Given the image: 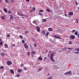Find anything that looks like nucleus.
I'll list each match as a JSON object with an SVG mask.
<instances>
[{"label":"nucleus","mask_w":79,"mask_h":79,"mask_svg":"<svg viewBox=\"0 0 79 79\" xmlns=\"http://www.w3.org/2000/svg\"><path fill=\"white\" fill-rule=\"evenodd\" d=\"M53 56H54L53 54L52 53L51 55L50 58V60H51V61L52 62H55V60H54V59H53Z\"/></svg>","instance_id":"f257e3e1"},{"label":"nucleus","mask_w":79,"mask_h":79,"mask_svg":"<svg viewBox=\"0 0 79 79\" xmlns=\"http://www.w3.org/2000/svg\"><path fill=\"white\" fill-rule=\"evenodd\" d=\"M64 74H65V75H68V74L71 75V71H69V72L65 73Z\"/></svg>","instance_id":"f03ea898"},{"label":"nucleus","mask_w":79,"mask_h":79,"mask_svg":"<svg viewBox=\"0 0 79 79\" xmlns=\"http://www.w3.org/2000/svg\"><path fill=\"white\" fill-rule=\"evenodd\" d=\"M12 64H13V63L10 61H7V64L8 66H10V65H11Z\"/></svg>","instance_id":"7ed1b4c3"},{"label":"nucleus","mask_w":79,"mask_h":79,"mask_svg":"<svg viewBox=\"0 0 79 79\" xmlns=\"http://www.w3.org/2000/svg\"><path fill=\"white\" fill-rule=\"evenodd\" d=\"M24 46L26 50H27V49H28V46L27 45V44H26V43H25L24 44Z\"/></svg>","instance_id":"20e7f679"},{"label":"nucleus","mask_w":79,"mask_h":79,"mask_svg":"<svg viewBox=\"0 0 79 79\" xmlns=\"http://www.w3.org/2000/svg\"><path fill=\"white\" fill-rule=\"evenodd\" d=\"M70 38L72 39H75V36L74 35H71L70 36Z\"/></svg>","instance_id":"39448f33"},{"label":"nucleus","mask_w":79,"mask_h":79,"mask_svg":"<svg viewBox=\"0 0 79 79\" xmlns=\"http://www.w3.org/2000/svg\"><path fill=\"white\" fill-rule=\"evenodd\" d=\"M54 37L55 39H61V38L60 37L56 35H54Z\"/></svg>","instance_id":"423d86ee"},{"label":"nucleus","mask_w":79,"mask_h":79,"mask_svg":"<svg viewBox=\"0 0 79 79\" xmlns=\"http://www.w3.org/2000/svg\"><path fill=\"white\" fill-rule=\"evenodd\" d=\"M36 27L37 28V31L38 32H40V28L39 27L36 26Z\"/></svg>","instance_id":"0eeeda50"},{"label":"nucleus","mask_w":79,"mask_h":79,"mask_svg":"<svg viewBox=\"0 0 79 79\" xmlns=\"http://www.w3.org/2000/svg\"><path fill=\"white\" fill-rule=\"evenodd\" d=\"M73 15V12H69L68 13L69 16H72Z\"/></svg>","instance_id":"6e6552de"},{"label":"nucleus","mask_w":79,"mask_h":79,"mask_svg":"<svg viewBox=\"0 0 79 79\" xmlns=\"http://www.w3.org/2000/svg\"><path fill=\"white\" fill-rule=\"evenodd\" d=\"M4 47L6 48H7L8 47V44H4Z\"/></svg>","instance_id":"1a4fd4ad"},{"label":"nucleus","mask_w":79,"mask_h":79,"mask_svg":"<svg viewBox=\"0 0 79 79\" xmlns=\"http://www.w3.org/2000/svg\"><path fill=\"white\" fill-rule=\"evenodd\" d=\"M17 71L18 73H21L22 71V69H18Z\"/></svg>","instance_id":"9d476101"},{"label":"nucleus","mask_w":79,"mask_h":79,"mask_svg":"<svg viewBox=\"0 0 79 79\" xmlns=\"http://www.w3.org/2000/svg\"><path fill=\"white\" fill-rule=\"evenodd\" d=\"M38 60H40V61H42V58L41 57V56H40L38 57Z\"/></svg>","instance_id":"9b49d317"},{"label":"nucleus","mask_w":79,"mask_h":79,"mask_svg":"<svg viewBox=\"0 0 79 79\" xmlns=\"http://www.w3.org/2000/svg\"><path fill=\"white\" fill-rule=\"evenodd\" d=\"M42 69V68H39L37 70L38 71H40Z\"/></svg>","instance_id":"f8f14e48"},{"label":"nucleus","mask_w":79,"mask_h":79,"mask_svg":"<svg viewBox=\"0 0 79 79\" xmlns=\"http://www.w3.org/2000/svg\"><path fill=\"white\" fill-rule=\"evenodd\" d=\"M10 72L13 74H14V71L12 69H10Z\"/></svg>","instance_id":"ddd939ff"},{"label":"nucleus","mask_w":79,"mask_h":79,"mask_svg":"<svg viewBox=\"0 0 79 79\" xmlns=\"http://www.w3.org/2000/svg\"><path fill=\"white\" fill-rule=\"evenodd\" d=\"M19 15L20 16H24V15L23 14H19Z\"/></svg>","instance_id":"4468645a"},{"label":"nucleus","mask_w":79,"mask_h":79,"mask_svg":"<svg viewBox=\"0 0 79 79\" xmlns=\"http://www.w3.org/2000/svg\"><path fill=\"white\" fill-rule=\"evenodd\" d=\"M48 30L49 31H53V30H52V28H49L48 29Z\"/></svg>","instance_id":"2eb2a0df"},{"label":"nucleus","mask_w":79,"mask_h":79,"mask_svg":"<svg viewBox=\"0 0 79 79\" xmlns=\"http://www.w3.org/2000/svg\"><path fill=\"white\" fill-rule=\"evenodd\" d=\"M42 33L43 34H44V35H45V31L44 30L42 31Z\"/></svg>","instance_id":"dca6fc26"},{"label":"nucleus","mask_w":79,"mask_h":79,"mask_svg":"<svg viewBox=\"0 0 79 79\" xmlns=\"http://www.w3.org/2000/svg\"><path fill=\"white\" fill-rule=\"evenodd\" d=\"M4 12H5V13H6V12L8 11V10H7V9L5 8L4 9Z\"/></svg>","instance_id":"f3484780"},{"label":"nucleus","mask_w":79,"mask_h":79,"mask_svg":"<svg viewBox=\"0 0 79 79\" xmlns=\"http://www.w3.org/2000/svg\"><path fill=\"white\" fill-rule=\"evenodd\" d=\"M39 15L40 16H43V14L40 13H39Z\"/></svg>","instance_id":"a211bd4d"},{"label":"nucleus","mask_w":79,"mask_h":79,"mask_svg":"<svg viewBox=\"0 0 79 79\" xmlns=\"http://www.w3.org/2000/svg\"><path fill=\"white\" fill-rule=\"evenodd\" d=\"M46 11H48V12H50V9H46Z\"/></svg>","instance_id":"6ab92c4d"},{"label":"nucleus","mask_w":79,"mask_h":79,"mask_svg":"<svg viewBox=\"0 0 79 79\" xmlns=\"http://www.w3.org/2000/svg\"><path fill=\"white\" fill-rule=\"evenodd\" d=\"M2 45H3V42L1 41L0 42V46H2Z\"/></svg>","instance_id":"aec40b11"},{"label":"nucleus","mask_w":79,"mask_h":79,"mask_svg":"<svg viewBox=\"0 0 79 79\" xmlns=\"http://www.w3.org/2000/svg\"><path fill=\"white\" fill-rule=\"evenodd\" d=\"M67 49H68V48H67L65 47L64 48L62 49V50H67Z\"/></svg>","instance_id":"412c9836"},{"label":"nucleus","mask_w":79,"mask_h":79,"mask_svg":"<svg viewBox=\"0 0 79 79\" xmlns=\"http://www.w3.org/2000/svg\"><path fill=\"white\" fill-rule=\"evenodd\" d=\"M3 68H4V66H1V67H0V69H3Z\"/></svg>","instance_id":"4be33fe9"},{"label":"nucleus","mask_w":79,"mask_h":79,"mask_svg":"<svg viewBox=\"0 0 79 79\" xmlns=\"http://www.w3.org/2000/svg\"><path fill=\"white\" fill-rule=\"evenodd\" d=\"M48 34H49V32H47L46 34V37H48Z\"/></svg>","instance_id":"5701e85b"},{"label":"nucleus","mask_w":79,"mask_h":79,"mask_svg":"<svg viewBox=\"0 0 79 79\" xmlns=\"http://www.w3.org/2000/svg\"><path fill=\"white\" fill-rule=\"evenodd\" d=\"M10 19L11 20V19H12V18H13V16H12V15H10Z\"/></svg>","instance_id":"b1692460"},{"label":"nucleus","mask_w":79,"mask_h":79,"mask_svg":"<svg viewBox=\"0 0 79 79\" xmlns=\"http://www.w3.org/2000/svg\"><path fill=\"white\" fill-rule=\"evenodd\" d=\"M75 31H76V30H73L71 31V32L73 33V32H74Z\"/></svg>","instance_id":"393cba45"},{"label":"nucleus","mask_w":79,"mask_h":79,"mask_svg":"<svg viewBox=\"0 0 79 79\" xmlns=\"http://www.w3.org/2000/svg\"><path fill=\"white\" fill-rule=\"evenodd\" d=\"M16 76L17 77H19L20 76V74H19L18 75H16Z\"/></svg>","instance_id":"a878e982"},{"label":"nucleus","mask_w":79,"mask_h":79,"mask_svg":"<svg viewBox=\"0 0 79 79\" xmlns=\"http://www.w3.org/2000/svg\"><path fill=\"white\" fill-rule=\"evenodd\" d=\"M43 22H46V21H47V20L45 19H43Z\"/></svg>","instance_id":"bb28decb"},{"label":"nucleus","mask_w":79,"mask_h":79,"mask_svg":"<svg viewBox=\"0 0 79 79\" xmlns=\"http://www.w3.org/2000/svg\"><path fill=\"white\" fill-rule=\"evenodd\" d=\"M77 33H78V32L76 31L75 33L74 34H75V35H77Z\"/></svg>","instance_id":"cd10ccee"},{"label":"nucleus","mask_w":79,"mask_h":79,"mask_svg":"<svg viewBox=\"0 0 79 79\" xmlns=\"http://www.w3.org/2000/svg\"><path fill=\"white\" fill-rule=\"evenodd\" d=\"M48 79H53V78H52V76H51L49 78H48Z\"/></svg>","instance_id":"c85d7f7f"},{"label":"nucleus","mask_w":79,"mask_h":79,"mask_svg":"<svg viewBox=\"0 0 79 79\" xmlns=\"http://www.w3.org/2000/svg\"><path fill=\"white\" fill-rule=\"evenodd\" d=\"M5 2H6V3H9V1H8V0H5Z\"/></svg>","instance_id":"c756f323"},{"label":"nucleus","mask_w":79,"mask_h":79,"mask_svg":"<svg viewBox=\"0 0 79 79\" xmlns=\"http://www.w3.org/2000/svg\"><path fill=\"white\" fill-rule=\"evenodd\" d=\"M32 54H35V51H33L32 52Z\"/></svg>","instance_id":"7c9ffc66"},{"label":"nucleus","mask_w":79,"mask_h":79,"mask_svg":"<svg viewBox=\"0 0 79 79\" xmlns=\"http://www.w3.org/2000/svg\"><path fill=\"white\" fill-rule=\"evenodd\" d=\"M74 53L75 54H79V52H75Z\"/></svg>","instance_id":"2f4dec72"},{"label":"nucleus","mask_w":79,"mask_h":79,"mask_svg":"<svg viewBox=\"0 0 79 79\" xmlns=\"http://www.w3.org/2000/svg\"><path fill=\"white\" fill-rule=\"evenodd\" d=\"M32 10H33V11H35V7H34L33 9H32Z\"/></svg>","instance_id":"473e14b6"},{"label":"nucleus","mask_w":79,"mask_h":79,"mask_svg":"<svg viewBox=\"0 0 79 79\" xmlns=\"http://www.w3.org/2000/svg\"><path fill=\"white\" fill-rule=\"evenodd\" d=\"M19 37L20 39H23V36L21 35L19 36Z\"/></svg>","instance_id":"72a5a7b5"},{"label":"nucleus","mask_w":79,"mask_h":79,"mask_svg":"<svg viewBox=\"0 0 79 79\" xmlns=\"http://www.w3.org/2000/svg\"><path fill=\"white\" fill-rule=\"evenodd\" d=\"M43 10H39L40 12H43Z\"/></svg>","instance_id":"f704fd0d"},{"label":"nucleus","mask_w":79,"mask_h":79,"mask_svg":"<svg viewBox=\"0 0 79 79\" xmlns=\"http://www.w3.org/2000/svg\"><path fill=\"white\" fill-rule=\"evenodd\" d=\"M76 51H78L79 52V48H77L76 49Z\"/></svg>","instance_id":"c9c22d12"},{"label":"nucleus","mask_w":79,"mask_h":79,"mask_svg":"<svg viewBox=\"0 0 79 79\" xmlns=\"http://www.w3.org/2000/svg\"><path fill=\"white\" fill-rule=\"evenodd\" d=\"M76 21L77 23H79V22L78 21V20L77 19H76Z\"/></svg>","instance_id":"e433bc0d"},{"label":"nucleus","mask_w":79,"mask_h":79,"mask_svg":"<svg viewBox=\"0 0 79 79\" xmlns=\"http://www.w3.org/2000/svg\"><path fill=\"white\" fill-rule=\"evenodd\" d=\"M1 18L2 19H4V17L3 16H2L1 17Z\"/></svg>","instance_id":"4c0bfd02"},{"label":"nucleus","mask_w":79,"mask_h":79,"mask_svg":"<svg viewBox=\"0 0 79 79\" xmlns=\"http://www.w3.org/2000/svg\"><path fill=\"white\" fill-rule=\"evenodd\" d=\"M36 23V21H33V23H34V24H35Z\"/></svg>","instance_id":"58836bf2"},{"label":"nucleus","mask_w":79,"mask_h":79,"mask_svg":"<svg viewBox=\"0 0 79 79\" xmlns=\"http://www.w3.org/2000/svg\"><path fill=\"white\" fill-rule=\"evenodd\" d=\"M1 55H2V56H4V55H5L4 54H2V53H1Z\"/></svg>","instance_id":"ea45409f"},{"label":"nucleus","mask_w":79,"mask_h":79,"mask_svg":"<svg viewBox=\"0 0 79 79\" xmlns=\"http://www.w3.org/2000/svg\"><path fill=\"white\" fill-rule=\"evenodd\" d=\"M34 46L35 47H37V45H36V44H34Z\"/></svg>","instance_id":"a19ab883"},{"label":"nucleus","mask_w":79,"mask_h":79,"mask_svg":"<svg viewBox=\"0 0 79 79\" xmlns=\"http://www.w3.org/2000/svg\"><path fill=\"white\" fill-rule=\"evenodd\" d=\"M25 42L24 41V40H22V43H24Z\"/></svg>","instance_id":"79ce46f5"},{"label":"nucleus","mask_w":79,"mask_h":79,"mask_svg":"<svg viewBox=\"0 0 79 79\" xmlns=\"http://www.w3.org/2000/svg\"><path fill=\"white\" fill-rule=\"evenodd\" d=\"M7 37H9L10 36V34H8L7 35Z\"/></svg>","instance_id":"37998d69"},{"label":"nucleus","mask_w":79,"mask_h":79,"mask_svg":"<svg viewBox=\"0 0 79 79\" xmlns=\"http://www.w3.org/2000/svg\"><path fill=\"white\" fill-rule=\"evenodd\" d=\"M24 69L26 71L27 70V69H26V67L24 68Z\"/></svg>","instance_id":"c03bdc74"},{"label":"nucleus","mask_w":79,"mask_h":79,"mask_svg":"<svg viewBox=\"0 0 79 79\" xmlns=\"http://www.w3.org/2000/svg\"><path fill=\"white\" fill-rule=\"evenodd\" d=\"M21 66H22V67H23V66H24V64H21Z\"/></svg>","instance_id":"a18cd8bd"},{"label":"nucleus","mask_w":79,"mask_h":79,"mask_svg":"<svg viewBox=\"0 0 79 79\" xmlns=\"http://www.w3.org/2000/svg\"><path fill=\"white\" fill-rule=\"evenodd\" d=\"M2 1H3L2 0H0V3H1L2 2Z\"/></svg>","instance_id":"49530a36"},{"label":"nucleus","mask_w":79,"mask_h":79,"mask_svg":"<svg viewBox=\"0 0 79 79\" xmlns=\"http://www.w3.org/2000/svg\"><path fill=\"white\" fill-rule=\"evenodd\" d=\"M30 53H29V52H28V53H27V55H28V56H29V55H30Z\"/></svg>","instance_id":"de8ad7c7"},{"label":"nucleus","mask_w":79,"mask_h":79,"mask_svg":"<svg viewBox=\"0 0 79 79\" xmlns=\"http://www.w3.org/2000/svg\"><path fill=\"white\" fill-rule=\"evenodd\" d=\"M69 44H72V43L70 41L69 43Z\"/></svg>","instance_id":"09e8293b"},{"label":"nucleus","mask_w":79,"mask_h":79,"mask_svg":"<svg viewBox=\"0 0 79 79\" xmlns=\"http://www.w3.org/2000/svg\"><path fill=\"white\" fill-rule=\"evenodd\" d=\"M27 33H28V31H26V32H25V33H26V34H27Z\"/></svg>","instance_id":"8fccbe9b"},{"label":"nucleus","mask_w":79,"mask_h":79,"mask_svg":"<svg viewBox=\"0 0 79 79\" xmlns=\"http://www.w3.org/2000/svg\"><path fill=\"white\" fill-rule=\"evenodd\" d=\"M26 2H29L30 0H25Z\"/></svg>","instance_id":"3c124183"},{"label":"nucleus","mask_w":79,"mask_h":79,"mask_svg":"<svg viewBox=\"0 0 79 79\" xmlns=\"http://www.w3.org/2000/svg\"><path fill=\"white\" fill-rule=\"evenodd\" d=\"M8 13H11V11L10 10H9L8 11Z\"/></svg>","instance_id":"603ef678"},{"label":"nucleus","mask_w":79,"mask_h":79,"mask_svg":"<svg viewBox=\"0 0 79 79\" xmlns=\"http://www.w3.org/2000/svg\"><path fill=\"white\" fill-rule=\"evenodd\" d=\"M68 50H71V49H72V48H68Z\"/></svg>","instance_id":"864d4df0"},{"label":"nucleus","mask_w":79,"mask_h":79,"mask_svg":"<svg viewBox=\"0 0 79 79\" xmlns=\"http://www.w3.org/2000/svg\"><path fill=\"white\" fill-rule=\"evenodd\" d=\"M65 16H67V15H66V14H65Z\"/></svg>","instance_id":"5fc2aeb1"},{"label":"nucleus","mask_w":79,"mask_h":79,"mask_svg":"<svg viewBox=\"0 0 79 79\" xmlns=\"http://www.w3.org/2000/svg\"><path fill=\"white\" fill-rule=\"evenodd\" d=\"M78 38H79V33L78 35Z\"/></svg>","instance_id":"6e6d98bb"},{"label":"nucleus","mask_w":79,"mask_h":79,"mask_svg":"<svg viewBox=\"0 0 79 79\" xmlns=\"http://www.w3.org/2000/svg\"><path fill=\"white\" fill-rule=\"evenodd\" d=\"M18 14L19 15V12H18Z\"/></svg>","instance_id":"4d7b16f0"},{"label":"nucleus","mask_w":79,"mask_h":79,"mask_svg":"<svg viewBox=\"0 0 79 79\" xmlns=\"http://www.w3.org/2000/svg\"><path fill=\"white\" fill-rule=\"evenodd\" d=\"M76 5H78V3H77V2H76Z\"/></svg>","instance_id":"13d9d810"},{"label":"nucleus","mask_w":79,"mask_h":79,"mask_svg":"<svg viewBox=\"0 0 79 79\" xmlns=\"http://www.w3.org/2000/svg\"><path fill=\"white\" fill-rule=\"evenodd\" d=\"M49 56H50V55L48 54V57H49Z\"/></svg>","instance_id":"bf43d9fd"},{"label":"nucleus","mask_w":79,"mask_h":79,"mask_svg":"<svg viewBox=\"0 0 79 79\" xmlns=\"http://www.w3.org/2000/svg\"><path fill=\"white\" fill-rule=\"evenodd\" d=\"M30 47L31 48H32V46L31 45Z\"/></svg>","instance_id":"052dcab7"},{"label":"nucleus","mask_w":79,"mask_h":79,"mask_svg":"<svg viewBox=\"0 0 79 79\" xmlns=\"http://www.w3.org/2000/svg\"><path fill=\"white\" fill-rule=\"evenodd\" d=\"M32 11H33V10H31V12H32Z\"/></svg>","instance_id":"680f3d73"},{"label":"nucleus","mask_w":79,"mask_h":79,"mask_svg":"<svg viewBox=\"0 0 79 79\" xmlns=\"http://www.w3.org/2000/svg\"><path fill=\"white\" fill-rule=\"evenodd\" d=\"M11 2H12L13 3V2H14L13 1V0H12Z\"/></svg>","instance_id":"e2e57ef3"},{"label":"nucleus","mask_w":79,"mask_h":79,"mask_svg":"<svg viewBox=\"0 0 79 79\" xmlns=\"http://www.w3.org/2000/svg\"><path fill=\"white\" fill-rule=\"evenodd\" d=\"M49 73H48V74H47V76H48L49 75Z\"/></svg>","instance_id":"0e129e2a"},{"label":"nucleus","mask_w":79,"mask_h":79,"mask_svg":"<svg viewBox=\"0 0 79 79\" xmlns=\"http://www.w3.org/2000/svg\"><path fill=\"white\" fill-rule=\"evenodd\" d=\"M44 59H47V57H45L44 58Z\"/></svg>","instance_id":"69168bd1"},{"label":"nucleus","mask_w":79,"mask_h":79,"mask_svg":"<svg viewBox=\"0 0 79 79\" xmlns=\"http://www.w3.org/2000/svg\"><path fill=\"white\" fill-rule=\"evenodd\" d=\"M22 18H23V19H24V17H22Z\"/></svg>","instance_id":"338daca9"},{"label":"nucleus","mask_w":79,"mask_h":79,"mask_svg":"<svg viewBox=\"0 0 79 79\" xmlns=\"http://www.w3.org/2000/svg\"><path fill=\"white\" fill-rule=\"evenodd\" d=\"M14 46H15V45H13V47H14Z\"/></svg>","instance_id":"774afa93"}]
</instances>
